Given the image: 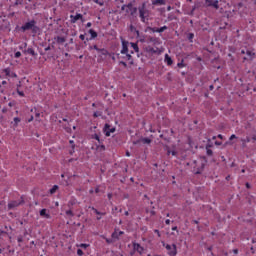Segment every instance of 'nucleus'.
<instances>
[{"mask_svg":"<svg viewBox=\"0 0 256 256\" xmlns=\"http://www.w3.org/2000/svg\"><path fill=\"white\" fill-rule=\"evenodd\" d=\"M74 205H75L74 200H70V201L68 202V207H69V209H71V207H73Z\"/></svg>","mask_w":256,"mask_h":256,"instance_id":"34","label":"nucleus"},{"mask_svg":"<svg viewBox=\"0 0 256 256\" xmlns=\"http://www.w3.org/2000/svg\"><path fill=\"white\" fill-rule=\"evenodd\" d=\"M112 239H119V234L117 232L112 233Z\"/></svg>","mask_w":256,"mask_h":256,"instance_id":"35","label":"nucleus"},{"mask_svg":"<svg viewBox=\"0 0 256 256\" xmlns=\"http://www.w3.org/2000/svg\"><path fill=\"white\" fill-rule=\"evenodd\" d=\"M70 19H71V23H77L79 19L83 20V15L82 14H76L75 16L71 15Z\"/></svg>","mask_w":256,"mask_h":256,"instance_id":"14","label":"nucleus"},{"mask_svg":"<svg viewBox=\"0 0 256 256\" xmlns=\"http://www.w3.org/2000/svg\"><path fill=\"white\" fill-rule=\"evenodd\" d=\"M131 47L136 53H139V46L137 43H131Z\"/></svg>","mask_w":256,"mask_h":256,"instance_id":"25","label":"nucleus"},{"mask_svg":"<svg viewBox=\"0 0 256 256\" xmlns=\"http://www.w3.org/2000/svg\"><path fill=\"white\" fill-rule=\"evenodd\" d=\"M24 53L27 55H31L32 57H37V53L35 52V49L33 47H29L28 49L24 50Z\"/></svg>","mask_w":256,"mask_h":256,"instance_id":"16","label":"nucleus"},{"mask_svg":"<svg viewBox=\"0 0 256 256\" xmlns=\"http://www.w3.org/2000/svg\"><path fill=\"white\" fill-rule=\"evenodd\" d=\"M127 45H128V42L123 40L122 41V50H121L122 55H127V53L129 52V48L127 47Z\"/></svg>","mask_w":256,"mask_h":256,"instance_id":"13","label":"nucleus"},{"mask_svg":"<svg viewBox=\"0 0 256 256\" xmlns=\"http://www.w3.org/2000/svg\"><path fill=\"white\" fill-rule=\"evenodd\" d=\"M98 53H100V55L107 57V55H109V51H107V49L102 48L98 51Z\"/></svg>","mask_w":256,"mask_h":256,"instance_id":"19","label":"nucleus"},{"mask_svg":"<svg viewBox=\"0 0 256 256\" xmlns=\"http://www.w3.org/2000/svg\"><path fill=\"white\" fill-rule=\"evenodd\" d=\"M14 57H15V59H19V57H21V52H16L14 54Z\"/></svg>","mask_w":256,"mask_h":256,"instance_id":"43","label":"nucleus"},{"mask_svg":"<svg viewBox=\"0 0 256 256\" xmlns=\"http://www.w3.org/2000/svg\"><path fill=\"white\" fill-rule=\"evenodd\" d=\"M164 62L168 65L171 66L173 64V59L169 54H165Z\"/></svg>","mask_w":256,"mask_h":256,"instance_id":"17","label":"nucleus"},{"mask_svg":"<svg viewBox=\"0 0 256 256\" xmlns=\"http://www.w3.org/2000/svg\"><path fill=\"white\" fill-rule=\"evenodd\" d=\"M229 139L230 141H233V139H237V136L235 134H232Z\"/></svg>","mask_w":256,"mask_h":256,"instance_id":"47","label":"nucleus"},{"mask_svg":"<svg viewBox=\"0 0 256 256\" xmlns=\"http://www.w3.org/2000/svg\"><path fill=\"white\" fill-rule=\"evenodd\" d=\"M124 59H127V61H131L133 59V56H131V54L126 53Z\"/></svg>","mask_w":256,"mask_h":256,"instance_id":"32","label":"nucleus"},{"mask_svg":"<svg viewBox=\"0 0 256 256\" xmlns=\"http://www.w3.org/2000/svg\"><path fill=\"white\" fill-rule=\"evenodd\" d=\"M246 55L248 56V58L244 57V61H247V59L249 61H253L255 59V52H253L252 50L247 49L246 50Z\"/></svg>","mask_w":256,"mask_h":256,"instance_id":"9","label":"nucleus"},{"mask_svg":"<svg viewBox=\"0 0 256 256\" xmlns=\"http://www.w3.org/2000/svg\"><path fill=\"white\" fill-rule=\"evenodd\" d=\"M165 223H166V225H170V224H171V220L167 219V220L165 221Z\"/></svg>","mask_w":256,"mask_h":256,"instance_id":"55","label":"nucleus"},{"mask_svg":"<svg viewBox=\"0 0 256 256\" xmlns=\"http://www.w3.org/2000/svg\"><path fill=\"white\" fill-rule=\"evenodd\" d=\"M79 39H81V41H85V34H81V35L79 36Z\"/></svg>","mask_w":256,"mask_h":256,"instance_id":"48","label":"nucleus"},{"mask_svg":"<svg viewBox=\"0 0 256 256\" xmlns=\"http://www.w3.org/2000/svg\"><path fill=\"white\" fill-rule=\"evenodd\" d=\"M45 51H51V46L46 47Z\"/></svg>","mask_w":256,"mask_h":256,"instance_id":"60","label":"nucleus"},{"mask_svg":"<svg viewBox=\"0 0 256 256\" xmlns=\"http://www.w3.org/2000/svg\"><path fill=\"white\" fill-rule=\"evenodd\" d=\"M78 247H81L82 249H87L89 247V244H80Z\"/></svg>","mask_w":256,"mask_h":256,"instance_id":"37","label":"nucleus"},{"mask_svg":"<svg viewBox=\"0 0 256 256\" xmlns=\"http://www.w3.org/2000/svg\"><path fill=\"white\" fill-rule=\"evenodd\" d=\"M154 233H156L158 235V237H161V233L159 232L158 229L154 230Z\"/></svg>","mask_w":256,"mask_h":256,"instance_id":"51","label":"nucleus"},{"mask_svg":"<svg viewBox=\"0 0 256 256\" xmlns=\"http://www.w3.org/2000/svg\"><path fill=\"white\" fill-rule=\"evenodd\" d=\"M57 189H59V186L54 185V186L50 189V194L53 195V194L57 193Z\"/></svg>","mask_w":256,"mask_h":256,"instance_id":"26","label":"nucleus"},{"mask_svg":"<svg viewBox=\"0 0 256 256\" xmlns=\"http://www.w3.org/2000/svg\"><path fill=\"white\" fill-rule=\"evenodd\" d=\"M94 3H97V5H100V7H103V5H105V2L99 0H94Z\"/></svg>","mask_w":256,"mask_h":256,"instance_id":"33","label":"nucleus"},{"mask_svg":"<svg viewBox=\"0 0 256 256\" xmlns=\"http://www.w3.org/2000/svg\"><path fill=\"white\" fill-rule=\"evenodd\" d=\"M206 153L209 157H211L213 155V150H211V148H209V145H206Z\"/></svg>","mask_w":256,"mask_h":256,"instance_id":"28","label":"nucleus"},{"mask_svg":"<svg viewBox=\"0 0 256 256\" xmlns=\"http://www.w3.org/2000/svg\"><path fill=\"white\" fill-rule=\"evenodd\" d=\"M91 25H92L91 22H88V23L86 24V27L89 28V27H91Z\"/></svg>","mask_w":256,"mask_h":256,"instance_id":"62","label":"nucleus"},{"mask_svg":"<svg viewBox=\"0 0 256 256\" xmlns=\"http://www.w3.org/2000/svg\"><path fill=\"white\" fill-rule=\"evenodd\" d=\"M146 41H147V43H153V45H159L161 43L159 38L151 37V36H149Z\"/></svg>","mask_w":256,"mask_h":256,"instance_id":"11","label":"nucleus"},{"mask_svg":"<svg viewBox=\"0 0 256 256\" xmlns=\"http://www.w3.org/2000/svg\"><path fill=\"white\" fill-rule=\"evenodd\" d=\"M19 123H21V118L15 117V118H14V124H13V126H14V127H18V126H19Z\"/></svg>","mask_w":256,"mask_h":256,"instance_id":"22","label":"nucleus"},{"mask_svg":"<svg viewBox=\"0 0 256 256\" xmlns=\"http://www.w3.org/2000/svg\"><path fill=\"white\" fill-rule=\"evenodd\" d=\"M167 154L168 155H173L175 157V155H177V152L176 151L168 150Z\"/></svg>","mask_w":256,"mask_h":256,"instance_id":"36","label":"nucleus"},{"mask_svg":"<svg viewBox=\"0 0 256 256\" xmlns=\"http://www.w3.org/2000/svg\"><path fill=\"white\" fill-rule=\"evenodd\" d=\"M56 41H57V43L63 44V43H65L66 40H65V37L58 36L56 38Z\"/></svg>","mask_w":256,"mask_h":256,"instance_id":"27","label":"nucleus"},{"mask_svg":"<svg viewBox=\"0 0 256 256\" xmlns=\"http://www.w3.org/2000/svg\"><path fill=\"white\" fill-rule=\"evenodd\" d=\"M93 139H96V141L101 143V139H99V135L98 134H94Z\"/></svg>","mask_w":256,"mask_h":256,"instance_id":"40","label":"nucleus"},{"mask_svg":"<svg viewBox=\"0 0 256 256\" xmlns=\"http://www.w3.org/2000/svg\"><path fill=\"white\" fill-rule=\"evenodd\" d=\"M17 241H18V243H23V237H22V236H19V237L17 238Z\"/></svg>","mask_w":256,"mask_h":256,"instance_id":"46","label":"nucleus"},{"mask_svg":"<svg viewBox=\"0 0 256 256\" xmlns=\"http://www.w3.org/2000/svg\"><path fill=\"white\" fill-rule=\"evenodd\" d=\"M16 91L20 97H25V93L23 91L19 90V88H17Z\"/></svg>","mask_w":256,"mask_h":256,"instance_id":"31","label":"nucleus"},{"mask_svg":"<svg viewBox=\"0 0 256 256\" xmlns=\"http://www.w3.org/2000/svg\"><path fill=\"white\" fill-rule=\"evenodd\" d=\"M163 247L168 251V255L175 256L177 255V245L175 244H163Z\"/></svg>","mask_w":256,"mask_h":256,"instance_id":"6","label":"nucleus"},{"mask_svg":"<svg viewBox=\"0 0 256 256\" xmlns=\"http://www.w3.org/2000/svg\"><path fill=\"white\" fill-rule=\"evenodd\" d=\"M152 5H167V0H151Z\"/></svg>","mask_w":256,"mask_h":256,"instance_id":"18","label":"nucleus"},{"mask_svg":"<svg viewBox=\"0 0 256 256\" xmlns=\"http://www.w3.org/2000/svg\"><path fill=\"white\" fill-rule=\"evenodd\" d=\"M215 145L219 146V145H222V143L219 142V141H216V142H215Z\"/></svg>","mask_w":256,"mask_h":256,"instance_id":"61","label":"nucleus"},{"mask_svg":"<svg viewBox=\"0 0 256 256\" xmlns=\"http://www.w3.org/2000/svg\"><path fill=\"white\" fill-rule=\"evenodd\" d=\"M133 249L134 251H137L140 255L143 254L144 248L139 243H133Z\"/></svg>","mask_w":256,"mask_h":256,"instance_id":"12","label":"nucleus"},{"mask_svg":"<svg viewBox=\"0 0 256 256\" xmlns=\"http://www.w3.org/2000/svg\"><path fill=\"white\" fill-rule=\"evenodd\" d=\"M247 54V50H241V55Z\"/></svg>","mask_w":256,"mask_h":256,"instance_id":"58","label":"nucleus"},{"mask_svg":"<svg viewBox=\"0 0 256 256\" xmlns=\"http://www.w3.org/2000/svg\"><path fill=\"white\" fill-rule=\"evenodd\" d=\"M233 253H234V255H237V253H239V250L238 249H234Z\"/></svg>","mask_w":256,"mask_h":256,"instance_id":"56","label":"nucleus"},{"mask_svg":"<svg viewBox=\"0 0 256 256\" xmlns=\"http://www.w3.org/2000/svg\"><path fill=\"white\" fill-rule=\"evenodd\" d=\"M177 67H179V69H183V67H185L184 60H181V62L177 64Z\"/></svg>","mask_w":256,"mask_h":256,"instance_id":"30","label":"nucleus"},{"mask_svg":"<svg viewBox=\"0 0 256 256\" xmlns=\"http://www.w3.org/2000/svg\"><path fill=\"white\" fill-rule=\"evenodd\" d=\"M89 33H90V35H91V39L97 38V32H95V30L90 29V30H89Z\"/></svg>","mask_w":256,"mask_h":256,"instance_id":"23","label":"nucleus"},{"mask_svg":"<svg viewBox=\"0 0 256 256\" xmlns=\"http://www.w3.org/2000/svg\"><path fill=\"white\" fill-rule=\"evenodd\" d=\"M205 7H213V9H219V0H205Z\"/></svg>","mask_w":256,"mask_h":256,"instance_id":"7","label":"nucleus"},{"mask_svg":"<svg viewBox=\"0 0 256 256\" xmlns=\"http://www.w3.org/2000/svg\"><path fill=\"white\" fill-rule=\"evenodd\" d=\"M20 205H25V199L20 197V200H12L8 203V209L11 211L12 209H17Z\"/></svg>","mask_w":256,"mask_h":256,"instance_id":"5","label":"nucleus"},{"mask_svg":"<svg viewBox=\"0 0 256 256\" xmlns=\"http://www.w3.org/2000/svg\"><path fill=\"white\" fill-rule=\"evenodd\" d=\"M150 30L152 31V33H163V31H167V26H163L161 28H150Z\"/></svg>","mask_w":256,"mask_h":256,"instance_id":"15","label":"nucleus"},{"mask_svg":"<svg viewBox=\"0 0 256 256\" xmlns=\"http://www.w3.org/2000/svg\"><path fill=\"white\" fill-rule=\"evenodd\" d=\"M10 77H17V74L14 72H10Z\"/></svg>","mask_w":256,"mask_h":256,"instance_id":"52","label":"nucleus"},{"mask_svg":"<svg viewBox=\"0 0 256 256\" xmlns=\"http://www.w3.org/2000/svg\"><path fill=\"white\" fill-rule=\"evenodd\" d=\"M20 49H27V42L20 46Z\"/></svg>","mask_w":256,"mask_h":256,"instance_id":"45","label":"nucleus"},{"mask_svg":"<svg viewBox=\"0 0 256 256\" xmlns=\"http://www.w3.org/2000/svg\"><path fill=\"white\" fill-rule=\"evenodd\" d=\"M70 145H72V151H70V155H73L75 153V142L73 140L69 141Z\"/></svg>","mask_w":256,"mask_h":256,"instance_id":"29","label":"nucleus"},{"mask_svg":"<svg viewBox=\"0 0 256 256\" xmlns=\"http://www.w3.org/2000/svg\"><path fill=\"white\" fill-rule=\"evenodd\" d=\"M124 233H125V232H123V231H119L118 237H121V235H124Z\"/></svg>","mask_w":256,"mask_h":256,"instance_id":"57","label":"nucleus"},{"mask_svg":"<svg viewBox=\"0 0 256 256\" xmlns=\"http://www.w3.org/2000/svg\"><path fill=\"white\" fill-rule=\"evenodd\" d=\"M40 217H43L44 219H51V214H49V210L44 208L40 210Z\"/></svg>","mask_w":256,"mask_h":256,"instance_id":"10","label":"nucleus"},{"mask_svg":"<svg viewBox=\"0 0 256 256\" xmlns=\"http://www.w3.org/2000/svg\"><path fill=\"white\" fill-rule=\"evenodd\" d=\"M213 89H215V87H214L213 85H210V86H209V90H210V91H213Z\"/></svg>","mask_w":256,"mask_h":256,"instance_id":"59","label":"nucleus"},{"mask_svg":"<svg viewBox=\"0 0 256 256\" xmlns=\"http://www.w3.org/2000/svg\"><path fill=\"white\" fill-rule=\"evenodd\" d=\"M90 49H95V51H97L98 53H99V51H100V48L97 47V45L90 46Z\"/></svg>","mask_w":256,"mask_h":256,"instance_id":"38","label":"nucleus"},{"mask_svg":"<svg viewBox=\"0 0 256 256\" xmlns=\"http://www.w3.org/2000/svg\"><path fill=\"white\" fill-rule=\"evenodd\" d=\"M172 231H177V233H179V230H177V226L172 227Z\"/></svg>","mask_w":256,"mask_h":256,"instance_id":"53","label":"nucleus"},{"mask_svg":"<svg viewBox=\"0 0 256 256\" xmlns=\"http://www.w3.org/2000/svg\"><path fill=\"white\" fill-rule=\"evenodd\" d=\"M21 31H23V32L31 31V33H33V35H37V34L41 33V28H39V26H37V21H35L33 19V20L26 22L24 25H22Z\"/></svg>","mask_w":256,"mask_h":256,"instance_id":"2","label":"nucleus"},{"mask_svg":"<svg viewBox=\"0 0 256 256\" xmlns=\"http://www.w3.org/2000/svg\"><path fill=\"white\" fill-rule=\"evenodd\" d=\"M193 37H195V35L193 33L189 34V39H193Z\"/></svg>","mask_w":256,"mask_h":256,"instance_id":"54","label":"nucleus"},{"mask_svg":"<svg viewBox=\"0 0 256 256\" xmlns=\"http://www.w3.org/2000/svg\"><path fill=\"white\" fill-rule=\"evenodd\" d=\"M2 73H5L6 77H11V68H5L2 70Z\"/></svg>","mask_w":256,"mask_h":256,"instance_id":"20","label":"nucleus"},{"mask_svg":"<svg viewBox=\"0 0 256 256\" xmlns=\"http://www.w3.org/2000/svg\"><path fill=\"white\" fill-rule=\"evenodd\" d=\"M218 139H223V135L219 134L218 136Z\"/></svg>","mask_w":256,"mask_h":256,"instance_id":"63","label":"nucleus"},{"mask_svg":"<svg viewBox=\"0 0 256 256\" xmlns=\"http://www.w3.org/2000/svg\"><path fill=\"white\" fill-rule=\"evenodd\" d=\"M77 255L82 256V255H83V250L78 249V250H77Z\"/></svg>","mask_w":256,"mask_h":256,"instance_id":"44","label":"nucleus"},{"mask_svg":"<svg viewBox=\"0 0 256 256\" xmlns=\"http://www.w3.org/2000/svg\"><path fill=\"white\" fill-rule=\"evenodd\" d=\"M106 243H114L113 239L106 238Z\"/></svg>","mask_w":256,"mask_h":256,"instance_id":"50","label":"nucleus"},{"mask_svg":"<svg viewBox=\"0 0 256 256\" xmlns=\"http://www.w3.org/2000/svg\"><path fill=\"white\" fill-rule=\"evenodd\" d=\"M66 215L67 217H75V213H73L72 208L66 211Z\"/></svg>","mask_w":256,"mask_h":256,"instance_id":"24","label":"nucleus"},{"mask_svg":"<svg viewBox=\"0 0 256 256\" xmlns=\"http://www.w3.org/2000/svg\"><path fill=\"white\" fill-rule=\"evenodd\" d=\"M103 131L106 137H111V133H115V127L111 128V125L105 124Z\"/></svg>","mask_w":256,"mask_h":256,"instance_id":"8","label":"nucleus"},{"mask_svg":"<svg viewBox=\"0 0 256 256\" xmlns=\"http://www.w3.org/2000/svg\"><path fill=\"white\" fill-rule=\"evenodd\" d=\"M97 149H99V151H105V145H100L97 147Z\"/></svg>","mask_w":256,"mask_h":256,"instance_id":"39","label":"nucleus"},{"mask_svg":"<svg viewBox=\"0 0 256 256\" xmlns=\"http://www.w3.org/2000/svg\"><path fill=\"white\" fill-rule=\"evenodd\" d=\"M119 64H120V65H123V67H127V63L124 62V61H120Z\"/></svg>","mask_w":256,"mask_h":256,"instance_id":"49","label":"nucleus"},{"mask_svg":"<svg viewBox=\"0 0 256 256\" xmlns=\"http://www.w3.org/2000/svg\"><path fill=\"white\" fill-rule=\"evenodd\" d=\"M150 15L151 11L147 9V4L142 3V5L138 7V17H140L141 22L147 23V21H149Z\"/></svg>","mask_w":256,"mask_h":256,"instance_id":"3","label":"nucleus"},{"mask_svg":"<svg viewBox=\"0 0 256 256\" xmlns=\"http://www.w3.org/2000/svg\"><path fill=\"white\" fill-rule=\"evenodd\" d=\"M193 173L195 175H201L205 171V166L207 165V157L203 156L199 160L193 161Z\"/></svg>","mask_w":256,"mask_h":256,"instance_id":"1","label":"nucleus"},{"mask_svg":"<svg viewBox=\"0 0 256 256\" xmlns=\"http://www.w3.org/2000/svg\"><path fill=\"white\" fill-rule=\"evenodd\" d=\"M141 139H138L136 141H133V145H141Z\"/></svg>","mask_w":256,"mask_h":256,"instance_id":"41","label":"nucleus"},{"mask_svg":"<svg viewBox=\"0 0 256 256\" xmlns=\"http://www.w3.org/2000/svg\"><path fill=\"white\" fill-rule=\"evenodd\" d=\"M2 85H7V81H2Z\"/></svg>","mask_w":256,"mask_h":256,"instance_id":"64","label":"nucleus"},{"mask_svg":"<svg viewBox=\"0 0 256 256\" xmlns=\"http://www.w3.org/2000/svg\"><path fill=\"white\" fill-rule=\"evenodd\" d=\"M121 11H125L126 15L131 17H137L138 8L133 6V3L124 4L121 7Z\"/></svg>","mask_w":256,"mask_h":256,"instance_id":"4","label":"nucleus"},{"mask_svg":"<svg viewBox=\"0 0 256 256\" xmlns=\"http://www.w3.org/2000/svg\"><path fill=\"white\" fill-rule=\"evenodd\" d=\"M92 210L94 211V213H96V215H105V214L99 212V211H98L97 209H95V208H92Z\"/></svg>","mask_w":256,"mask_h":256,"instance_id":"42","label":"nucleus"},{"mask_svg":"<svg viewBox=\"0 0 256 256\" xmlns=\"http://www.w3.org/2000/svg\"><path fill=\"white\" fill-rule=\"evenodd\" d=\"M140 141L144 145H149L151 143V139H149V138H140Z\"/></svg>","mask_w":256,"mask_h":256,"instance_id":"21","label":"nucleus"}]
</instances>
